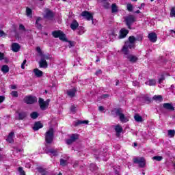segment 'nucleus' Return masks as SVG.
<instances>
[{
  "instance_id": "1",
  "label": "nucleus",
  "mask_w": 175,
  "mask_h": 175,
  "mask_svg": "<svg viewBox=\"0 0 175 175\" xmlns=\"http://www.w3.org/2000/svg\"><path fill=\"white\" fill-rule=\"evenodd\" d=\"M54 140V129L50 128L45 133V141L46 144H51Z\"/></svg>"
},
{
  "instance_id": "2",
  "label": "nucleus",
  "mask_w": 175,
  "mask_h": 175,
  "mask_svg": "<svg viewBox=\"0 0 175 175\" xmlns=\"http://www.w3.org/2000/svg\"><path fill=\"white\" fill-rule=\"evenodd\" d=\"M137 18L134 15H128L124 17V22L129 29H132V24L136 23Z\"/></svg>"
},
{
  "instance_id": "3",
  "label": "nucleus",
  "mask_w": 175,
  "mask_h": 175,
  "mask_svg": "<svg viewBox=\"0 0 175 175\" xmlns=\"http://www.w3.org/2000/svg\"><path fill=\"white\" fill-rule=\"evenodd\" d=\"M52 35L53 38H59V39L62 40V42H68V40L66 39V35H65L64 31L61 30L53 31Z\"/></svg>"
},
{
  "instance_id": "4",
  "label": "nucleus",
  "mask_w": 175,
  "mask_h": 175,
  "mask_svg": "<svg viewBox=\"0 0 175 175\" xmlns=\"http://www.w3.org/2000/svg\"><path fill=\"white\" fill-rule=\"evenodd\" d=\"M123 54L125 58H126L131 64H135V62H137V59H139L136 55H132L129 52H126Z\"/></svg>"
},
{
  "instance_id": "5",
  "label": "nucleus",
  "mask_w": 175,
  "mask_h": 175,
  "mask_svg": "<svg viewBox=\"0 0 175 175\" xmlns=\"http://www.w3.org/2000/svg\"><path fill=\"white\" fill-rule=\"evenodd\" d=\"M129 49H135V44H133L132 42H130L129 41H126L124 43V45L123 46L122 49V53H129Z\"/></svg>"
},
{
  "instance_id": "6",
  "label": "nucleus",
  "mask_w": 175,
  "mask_h": 175,
  "mask_svg": "<svg viewBox=\"0 0 175 175\" xmlns=\"http://www.w3.org/2000/svg\"><path fill=\"white\" fill-rule=\"evenodd\" d=\"M23 100L27 105H33V103L38 102V98L32 96H27L24 98Z\"/></svg>"
},
{
  "instance_id": "7",
  "label": "nucleus",
  "mask_w": 175,
  "mask_h": 175,
  "mask_svg": "<svg viewBox=\"0 0 175 175\" xmlns=\"http://www.w3.org/2000/svg\"><path fill=\"white\" fill-rule=\"evenodd\" d=\"M38 103H39V105L41 110H46L49 107V103H50V99H48L46 101H44L43 98H40Z\"/></svg>"
},
{
  "instance_id": "8",
  "label": "nucleus",
  "mask_w": 175,
  "mask_h": 175,
  "mask_svg": "<svg viewBox=\"0 0 175 175\" xmlns=\"http://www.w3.org/2000/svg\"><path fill=\"white\" fill-rule=\"evenodd\" d=\"M133 163H137L139 167H144L146 166V159L144 157H137L133 159Z\"/></svg>"
},
{
  "instance_id": "9",
  "label": "nucleus",
  "mask_w": 175,
  "mask_h": 175,
  "mask_svg": "<svg viewBox=\"0 0 175 175\" xmlns=\"http://www.w3.org/2000/svg\"><path fill=\"white\" fill-rule=\"evenodd\" d=\"M79 134H72L70 136V139L66 140V143L68 146H70V144H73L75 142H76L77 140H79Z\"/></svg>"
},
{
  "instance_id": "10",
  "label": "nucleus",
  "mask_w": 175,
  "mask_h": 175,
  "mask_svg": "<svg viewBox=\"0 0 175 175\" xmlns=\"http://www.w3.org/2000/svg\"><path fill=\"white\" fill-rule=\"evenodd\" d=\"M116 116H118L121 122H127L128 119H126V118H125V115L122 113V109H117L116 110Z\"/></svg>"
},
{
  "instance_id": "11",
  "label": "nucleus",
  "mask_w": 175,
  "mask_h": 175,
  "mask_svg": "<svg viewBox=\"0 0 175 175\" xmlns=\"http://www.w3.org/2000/svg\"><path fill=\"white\" fill-rule=\"evenodd\" d=\"M81 16L83 17V18H85V20H88V21H90V20L92 21V23L94 24V16L90 13L88 11H83Z\"/></svg>"
},
{
  "instance_id": "12",
  "label": "nucleus",
  "mask_w": 175,
  "mask_h": 175,
  "mask_svg": "<svg viewBox=\"0 0 175 175\" xmlns=\"http://www.w3.org/2000/svg\"><path fill=\"white\" fill-rule=\"evenodd\" d=\"M106 155H107V153H103L99 150H96L94 152V157L96 159H101L103 161H107V159L103 158V157H106Z\"/></svg>"
},
{
  "instance_id": "13",
  "label": "nucleus",
  "mask_w": 175,
  "mask_h": 175,
  "mask_svg": "<svg viewBox=\"0 0 175 175\" xmlns=\"http://www.w3.org/2000/svg\"><path fill=\"white\" fill-rule=\"evenodd\" d=\"M148 38L149 40L152 42V43H155L157 40H158V36H157V33L154 32L150 33L148 35Z\"/></svg>"
},
{
  "instance_id": "14",
  "label": "nucleus",
  "mask_w": 175,
  "mask_h": 175,
  "mask_svg": "<svg viewBox=\"0 0 175 175\" xmlns=\"http://www.w3.org/2000/svg\"><path fill=\"white\" fill-rule=\"evenodd\" d=\"M129 33V30L126 29H122L120 31L119 39H124V38H126V35Z\"/></svg>"
},
{
  "instance_id": "15",
  "label": "nucleus",
  "mask_w": 175,
  "mask_h": 175,
  "mask_svg": "<svg viewBox=\"0 0 175 175\" xmlns=\"http://www.w3.org/2000/svg\"><path fill=\"white\" fill-rule=\"evenodd\" d=\"M21 49V46L18 43L14 42L12 44V50L14 51V53H18Z\"/></svg>"
},
{
  "instance_id": "16",
  "label": "nucleus",
  "mask_w": 175,
  "mask_h": 175,
  "mask_svg": "<svg viewBox=\"0 0 175 175\" xmlns=\"http://www.w3.org/2000/svg\"><path fill=\"white\" fill-rule=\"evenodd\" d=\"M163 107L169 111H174V107H173L172 104L167 103L163 104Z\"/></svg>"
},
{
  "instance_id": "17",
  "label": "nucleus",
  "mask_w": 175,
  "mask_h": 175,
  "mask_svg": "<svg viewBox=\"0 0 175 175\" xmlns=\"http://www.w3.org/2000/svg\"><path fill=\"white\" fill-rule=\"evenodd\" d=\"M76 88H72L71 90H67V95L70 96V98H75L76 96Z\"/></svg>"
},
{
  "instance_id": "18",
  "label": "nucleus",
  "mask_w": 175,
  "mask_h": 175,
  "mask_svg": "<svg viewBox=\"0 0 175 175\" xmlns=\"http://www.w3.org/2000/svg\"><path fill=\"white\" fill-rule=\"evenodd\" d=\"M70 27L72 31H76L79 28V23L76 20H73Z\"/></svg>"
},
{
  "instance_id": "19",
  "label": "nucleus",
  "mask_w": 175,
  "mask_h": 175,
  "mask_svg": "<svg viewBox=\"0 0 175 175\" xmlns=\"http://www.w3.org/2000/svg\"><path fill=\"white\" fill-rule=\"evenodd\" d=\"M44 18H53L54 17V13L49 10H46V14L44 16Z\"/></svg>"
},
{
  "instance_id": "20",
  "label": "nucleus",
  "mask_w": 175,
  "mask_h": 175,
  "mask_svg": "<svg viewBox=\"0 0 175 175\" xmlns=\"http://www.w3.org/2000/svg\"><path fill=\"white\" fill-rule=\"evenodd\" d=\"M33 72L36 77H42L43 76V72L38 68L33 69Z\"/></svg>"
},
{
  "instance_id": "21",
  "label": "nucleus",
  "mask_w": 175,
  "mask_h": 175,
  "mask_svg": "<svg viewBox=\"0 0 175 175\" xmlns=\"http://www.w3.org/2000/svg\"><path fill=\"white\" fill-rule=\"evenodd\" d=\"M41 128H43V124L40 122H36L33 127V131H39Z\"/></svg>"
},
{
  "instance_id": "22",
  "label": "nucleus",
  "mask_w": 175,
  "mask_h": 175,
  "mask_svg": "<svg viewBox=\"0 0 175 175\" xmlns=\"http://www.w3.org/2000/svg\"><path fill=\"white\" fill-rule=\"evenodd\" d=\"M39 66L40 68H47V66H49L46 60H43L42 59H40Z\"/></svg>"
},
{
  "instance_id": "23",
  "label": "nucleus",
  "mask_w": 175,
  "mask_h": 175,
  "mask_svg": "<svg viewBox=\"0 0 175 175\" xmlns=\"http://www.w3.org/2000/svg\"><path fill=\"white\" fill-rule=\"evenodd\" d=\"M115 131L116 132V136L118 137L121 132H122V127L120 125H117L115 126Z\"/></svg>"
},
{
  "instance_id": "24",
  "label": "nucleus",
  "mask_w": 175,
  "mask_h": 175,
  "mask_svg": "<svg viewBox=\"0 0 175 175\" xmlns=\"http://www.w3.org/2000/svg\"><path fill=\"white\" fill-rule=\"evenodd\" d=\"M13 136H14V133L11 132L9 135L8 137L6 139V141L8 142V143H13L14 140L13 139Z\"/></svg>"
},
{
  "instance_id": "25",
  "label": "nucleus",
  "mask_w": 175,
  "mask_h": 175,
  "mask_svg": "<svg viewBox=\"0 0 175 175\" xmlns=\"http://www.w3.org/2000/svg\"><path fill=\"white\" fill-rule=\"evenodd\" d=\"M37 170L42 175H47V171L46 170V169L43 168L42 167H38Z\"/></svg>"
},
{
  "instance_id": "26",
  "label": "nucleus",
  "mask_w": 175,
  "mask_h": 175,
  "mask_svg": "<svg viewBox=\"0 0 175 175\" xmlns=\"http://www.w3.org/2000/svg\"><path fill=\"white\" fill-rule=\"evenodd\" d=\"M27 116H28L27 112H21L18 113V119L24 120V118H27Z\"/></svg>"
},
{
  "instance_id": "27",
  "label": "nucleus",
  "mask_w": 175,
  "mask_h": 175,
  "mask_svg": "<svg viewBox=\"0 0 175 175\" xmlns=\"http://www.w3.org/2000/svg\"><path fill=\"white\" fill-rule=\"evenodd\" d=\"M134 120L137 122H143V118L142 116H140V115H139V114H135L134 116Z\"/></svg>"
},
{
  "instance_id": "28",
  "label": "nucleus",
  "mask_w": 175,
  "mask_h": 175,
  "mask_svg": "<svg viewBox=\"0 0 175 175\" xmlns=\"http://www.w3.org/2000/svg\"><path fill=\"white\" fill-rule=\"evenodd\" d=\"M145 84L146 85L152 86L157 84V81H155V79H150L149 81H146Z\"/></svg>"
},
{
  "instance_id": "29",
  "label": "nucleus",
  "mask_w": 175,
  "mask_h": 175,
  "mask_svg": "<svg viewBox=\"0 0 175 175\" xmlns=\"http://www.w3.org/2000/svg\"><path fill=\"white\" fill-rule=\"evenodd\" d=\"M42 20V18L38 17L36 21V26L38 29H42V24H40L39 22Z\"/></svg>"
},
{
  "instance_id": "30",
  "label": "nucleus",
  "mask_w": 175,
  "mask_h": 175,
  "mask_svg": "<svg viewBox=\"0 0 175 175\" xmlns=\"http://www.w3.org/2000/svg\"><path fill=\"white\" fill-rule=\"evenodd\" d=\"M98 2H100V3H103L104 8H105V9H109L110 4L109 3H107V1H106V0H98Z\"/></svg>"
},
{
  "instance_id": "31",
  "label": "nucleus",
  "mask_w": 175,
  "mask_h": 175,
  "mask_svg": "<svg viewBox=\"0 0 175 175\" xmlns=\"http://www.w3.org/2000/svg\"><path fill=\"white\" fill-rule=\"evenodd\" d=\"M41 57V59H43L44 61H46V59H50V58H51V56L50 55V54H41L40 55Z\"/></svg>"
},
{
  "instance_id": "32",
  "label": "nucleus",
  "mask_w": 175,
  "mask_h": 175,
  "mask_svg": "<svg viewBox=\"0 0 175 175\" xmlns=\"http://www.w3.org/2000/svg\"><path fill=\"white\" fill-rule=\"evenodd\" d=\"M1 71L3 73H8L9 72V66L3 65L1 67Z\"/></svg>"
},
{
  "instance_id": "33",
  "label": "nucleus",
  "mask_w": 175,
  "mask_h": 175,
  "mask_svg": "<svg viewBox=\"0 0 175 175\" xmlns=\"http://www.w3.org/2000/svg\"><path fill=\"white\" fill-rule=\"evenodd\" d=\"M50 152L51 154H53L54 157H57L58 155V151L54 150V149H49L47 152L46 154H49Z\"/></svg>"
},
{
  "instance_id": "34",
  "label": "nucleus",
  "mask_w": 175,
  "mask_h": 175,
  "mask_svg": "<svg viewBox=\"0 0 175 175\" xmlns=\"http://www.w3.org/2000/svg\"><path fill=\"white\" fill-rule=\"evenodd\" d=\"M30 117L31 118H32V120H36V118H38V117H39V113L38 112H32L30 114Z\"/></svg>"
},
{
  "instance_id": "35",
  "label": "nucleus",
  "mask_w": 175,
  "mask_h": 175,
  "mask_svg": "<svg viewBox=\"0 0 175 175\" xmlns=\"http://www.w3.org/2000/svg\"><path fill=\"white\" fill-rule=\"evenodd\" d=\"M81 124H88V120H78L75 124V126H79V125H81Z\"/></svg>"
},
{
  "instance_id": "36",
  "label": "nucleus",
  "mask_w": 175,
  "mask_h": 175,
  "mask_svg": "<svg viewBox=\"0 0 175 175\" xmlns=\"http://www.w3.org/2000/svg\"><path fill=\"white\" fill-rule=\"evenodd\" d=\"M26 15L27 16V17H32V10L29 8H26Z\"/></svg>"
},
{
  "instance_id": "37",
  "label": "nucleus",
  "mask_w": 175,
  "mask_h": 175,
  "mask_svg": "<svg viewBox=\"0 0 175 175\" xmlns=\"http://www.w3.org/2000/svg\"><path fill=\"white\" fill-rule=\"evenodd\" d=\"M90 170L92 172H95V170H98V167L96 166V165L95 163H91L90 166Z\"/></svg>"
},
{
  "instance_id": "38",
  "label": "nucleus",
  "mask_w": 175,
  "mask_h": 175,
  "mask_svg": "<svg viewBox=\"0 0 175 175\" xmlns=\"http://www.w3.org/2000/svg\"><path fill=\"white\" fill-rule=\"evenodd\" d=\"M77 33L78 35H83L84 33V27L79 26L77 29Z\"/></svg>"
},
{
  "instance_id": "39",
  "label": "nucleus",
  "mask_w": 175,
  "mask_h": 175,
  "mask_svg": "<svg viewBox=\"0 0 175 175\" xmlns=\"http://www.w3.org/2000/svg\"><path fill=\"white\" fill-rule=\"evenodd\" d=\"M111 12L112 13H117V12H118V8H117V5H116V3H113L111 5Z\"/></svg>"
},
{
  "instance_id": "40",
  "label": "nucleus",
  "mask_w": 175,
  "mask_h": 175,
  "mask_svg": "<svg viewBox=\"0 0 175 175\" xmlns=\"http://www.w3.org/2000/svg\"><path fill=\"white\" fill-rule=\"evenodd\" d=\"M153 99L154 100H156V102H162V100H163L162 96H154Z\"/></svg>"
},
{
  "instance_id": "41",
  "label": "nucleus",
  "mask_w": 175,
  "mask_h": 175,
  "mask_svg": "<svg viewBox=\"0 0 175 175\" xmlns=\"http://www.w3.org/2000/svg\"><path fill=\"white\" fill-rule=\"evenodd\" d=\"M128 40V42H130V43H133V44H135L136 42L135 37L133 36H129Z\"/></svg>"
},
{
  "instance_id": "42",
  "label": "nucleus",
  "mask_w": 175,
  "mask_h": 175,
  "mask_svg": "<svg viewBox=\"0 0 175 175\" xmlns=\"http://www.w3.org/2000/svg\"><path fill=\"white\" fill-rule=\"evenodd\" d=\"M60 165L61 166H66V165H68V161L64 159H60Z\"/></svg>"
},
{
  "instance_id": "43",
  "label": "nucleus",
  "mask_w": 175,
  "mask_h": 175,
  "mask_svg": "<svg viewBox=\"0 0 175 175\" xmlns=\"http://www.w3.org/2000/svg\"><path fill=\"white\" fill-rule=\"evenodd\" d=\"M175 131L174 130H168V136L170 137H174Z\"/></svg>"
},
{
  "instance_id": "44",
  "label": "nucleus",
  "mask_w": 175,
  "mask_h": 175,
  "mask_svg": "<svg viewBox=\"0 0 175 175\" xmlns=\"http://www.w3.org/2000/svg\"><path fill=\"white\" fill-rule=\"evenodd\" d=\"M137 42H142V40H143V36L142 34L139 35H137V36L135 37V41Z\"/></svg>"
},
{
  "instance_id": "45",
  "label": "nucleus",
  "mask_w": 175,
  "mask_h": 175,
  "mask_svg": "<svg viewBox=\"0 0 175 175\" xmlns=\"http://www.w3.org/2000/svg\"><path fill=\"white\" fill-rule=\"evenodd\" d=\"M152 159L159 162L161 159H163V157H162V156H154L152 157Z\"/></svg>"
},
{
  "instance_id": "46",
  "label": "nucleus",
  "mask_w": 175,
  "mask_h": 175,
  "mask_svg": "<svg viewBox=\"0 0 175 175\" xmlns=\"http://www.w3.org/2000/svg\"><path fill=\"white\" fill-rule=\"evenodd\" d=\"M18 171L19 172L20 175H25V171H24L22 167H19Z\"/></svg>"
},
{
  "instance_id": "47",
  "label": "nucleus",
  "mask_w": 175,
  "mask_h": 175,
  "mask_svg": "<svg viewBox=\"0 0 175 175\" xmlns=\"http://www.w3.org/2000/svg\"><path fill=\"white\" fill-rule=\"evenodd\" d=\"M126 8L129 12H132L133 10V5H132V4H130V3L127 4Z\"/></svg>"
},
{
  "instance_id": "48",
  "label": "nucleus",
  "mask_w": 175,
  "mask_h": 175,
  "mask_svg": "<svg viewBox=\"0 0 175 175\" xmlns=\"http://www.w3.org/2000/svg\"><path fill=\"white\" fill-rule=\"evenodd\" d=\"M11 95L14 98H17L18 96V92H17V91H12Z\"/></svg>"
},
{
  "instance_id": "49",
  "label": "nucleus",
  "mask_w": 175,
  "mask_h": 175,
  "mask_svg": "<svg viewBox=\"0 0 175 175\" xmlns=\"http://www.w3.org/2000/svg\"><path fill=\"white\" fill-rule=\"evenodd\" d=\"M19 30L25 32V27L23 24L19 25Z\"/></svg>"
},
{
  "instance_id": "50",
  "label": "nucleus",
  "mask_w": 175,
  "mask_h": 175,
  "mask_svg": "<svg viewBox=\"0 0 175 175\" xmlns=\"http://www.w3.org/2000/svg\"><path fill=\"white\" fill-rule=\"evenodd\" d=\"M70 111L71 113H73L75 114V113H76V107L75 105H72L70 107Z\"/></svg>"
},
{
  "instance_id": "51",
  "label": "nucleus",
  "mask_w": 175,
  "mask_h": 175,
  "mask_svg": "<svg viewBox=\"0 0 175 175\" xmlns=\"http://www.w3.org/2000/svg\"><path fill=\"white\" fill-rule=\"evenodd\" d=\"M163 80H165V76L161 75V77L159 79V83L161 84Z\"/></svg>"
},
{
  "instance_id": "52",
  "label": "nucleus",
  "mask_w": 175,
  "mask_h": 175,
  "mask_svg": "<svg viewBox=\"0 0 175 175\" xmlns=\"http://www.w3.org/2000/svg\"><path fill=\"white\" fill-rule=\"evenodd\" d=\"M6 36V34L5 32L2 30H0V38H5Z\"/></svg>"
},
{
  "instance_id": "53",
  "label": "nucleus",
  "mask_w": 175,
  "mask_h": 175,
  "mask_svg": "<svg viewBox=\"0 0 175 175\" xmlns=\"http://www.w3.org/2000/svg\"><path fill=\"white\" fill-rule=\"evenodd\" d=\"M100 99H106V98H109V94H103L100 96Z\"/></svg>"
},
{
  "instance_id": "54",
  "label": "nucleus",
  "mask_w": 175,
  "mask_h": 175,
  "mask_svg": "<svg viewBox=\"0 0 175 175\" xmlns=\"http://www.w3.org/2000/svg\"><path fill=\"white\" fill-rule=\"evenodd\" d=\"M25 64H27V59H25L23 61V62L22 63V64H21V68L22 69H25Z\"/></svg>"
},
{
  "instance_id": "55",
  "label": "nucleus",
  "mask_w": 175,
  "mask_h": 175,
  "mask_svg": "<svg viewBox=\"0 0 175 175\" xmlns=\"http://www.w3.org/2000/svg\"><path fill=\"white\" fill-rule=\"evenodd\" d=\"M36 51H38V54H40V55H42V49H40V47H39V46H37L36 47Z\"/></svg>"
},
{
  "instance_id": "56",
  "label": "nucleus",
  "mask_w": 175,
  "mask_h": 175,
  "mask_svg": "<svg viewBox=\"0 0 175 175\" xmlns=\"http://www.w3.org/2000/svg\"><path fill=\"white\" fill-rule=\"evenodd\" d=\"M170 14L172 17H175V10H174V8H172L171 10V12H170Z\"/></svg>"
},
{
  "instance_id": "57",
  "label": "nucleus",
  "mask_w": 175,
  "mask_h": 175,
  "mask_svg": "<svg viewBox=\"0 0 175 175\" xmlns=\"http://www.w3.org/2000/svg\"><path fill=\"white\" fill-rule=\"evenodd\" d=\"M3 58H5V54H3L2 52H0V61H2Z\"/></svg>"
},
{
  "instance_id": "58",
  "label": "nucleus",
  "mask_w": 175,
  "mask_h": 175,
  "mask_svg": "<svg viewBox=\"0 0 175 175\" xmlns=\"http://www.w3.org/2000/svg\"><path fill=\"white\" fill-rule=\"evenodd\" d=\"M5 100V96H0V103H2Z\"/></svg>"
},
{
  "instance_id": "59",
  "label": "nucleus",
  "mask_w": 175,
  "mask_h": 175,
  "mask_svg": "<svg viewBox=\"0 0 175 175\" xmlns=\"http://www.w3.org/2000/svg\"><path fill=\"white\" fill-rule=\"evenodd\" d=\"M67 42H68V43H69V48L70 49V47H73V46H75L74 44H73V42H72V41H68L67 40Z\"/></svg>"
},
{
  "instance_id": "60",
  "label": "nucleus",
  "mask_w": 175,
  "mask_h": 175,
  "mask_svg": "<svg viewBox=\"0 0 175 175\" xmlns=\"http://www.w3.org/2000/svg\"><path fill=\"white\" fill-rule=\"evenodd\" d=\"M5 158H6V156L0 154V162H1V161H2L3 159H5Z\"/></svg>"
},
{
  "instance_id": "61",
  "label": "nucleus",
  "mask_w": 175,
  "mask_h": 175,
  "mask_svg": "<svg viewBox=\"0 0 175 175\" xmlns=\"http://www.w3.org/2000/svg\"><path fill=\"white\" fill-rule=\"evenodd\" d=\"M102 74V70H98L95 72V75L98 76V75H101Z\"/></svg>"
},
{
  "instance_id": "62",
  "label": "nucleus",
  "mask_w": 175,
  "mask_h": 175,
  "mask_svg": "<svg viewBox=\"0 0 175 175\" xmlns=\"http://www.w3.org/2000/svg\"><path fill=\"white\" fill-rule=\"evenodd\" d=\"M79 166V161H75L73 164V167H77Z\"/></svg>"
},
{
  "instance_id": "63",
  "label": "nucleus",
  "mask_w": 175,
  "mask_h": 175,
  "mask_svg": "<svg viewBox=\"0 0 175 175\" xmlns=\"http://www.w3.org/2000/svg\"><path fill=\"white\" fill-rule=\"evenodd\" d=\"M133 85H134V87H137V85H139V82L137 81L133 82Z\"/></svg>"
},
{
  "instance_id": "64",
  "label": "nucleus",
  "mask_w": 175,
  "mask_h": 175,
  "mask_svg": "<svg viewBox=\"0 0 175 175\" xmlns=\"http://www.w3.org/2000/svg\"><path fill=\"white\" fill-rule=\"evenodd\" d=\"M98 110L99 111H103V110H105V108L103 107V106H100L98 107Z\"/></svg>"
}]
</instances>
